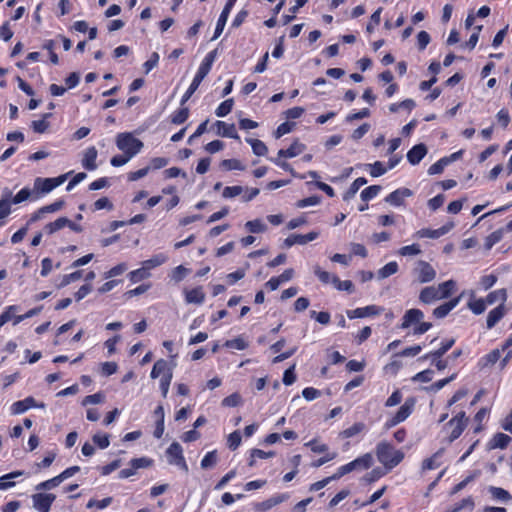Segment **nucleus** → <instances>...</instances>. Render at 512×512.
Here are the masks:
<instances>
[{
  "label": "nucleus",
  "mask_w": 512,
  "mask_h": 512,
  "mask_svg": "<svg viewBox=\"0 0 512 512\" xmlns=\"http://www.w3.org/2000/svg\"><path fill=\"white\" fill-rule=\"evenodd\" d=\"M321 202V198L319 196L313 195L304 199H301L297 202L296 206L298 208H305L308 206H315Z\"/></svg>",
  "instance_id": "nucleus-59"
},
{
  "label": "nucleus",
  "mask_w": 512,
  "mask_h": 512,
  "mask_svg": "<svg viewBox=\"0 0 512 512\" xmlns=\"http://www.w3.org/2000/svg\"><path fill=\"white\" fill-rule=\"evenodd\" d=\"M12 191L8 188L3 189L0 199V219H4L11 213Z\"/></svg>",
  "instance_id": "nucleus-19"
},
{
  "label": "nucleus",
  "mask_w": 512,
  "mask_h": 512,
  "mask_svg": "<svg viewBox=\"0 0 512 512\" xmlns=\"http://www.w3.org/2000/svg\"><path fill=\"white\" fill-rule=\"evenodd\" d=\"M56 496L51 493H36L32 495L33 507L39 512H49Z\"/></svg>",
  "instance_id": "nucleus-8"
},
{
  "label": "nucleus",
  "mask_w": 512,
  "mask_h": 512,
  "mask_svg": "<svg viewBox=\"0 0 512 512\" xmlns=\"http://www.w3.org/2000/svg\"><path fill=\"white\" fill-rule=\"evenodd\" d=\"M442 450L436 452L432 457L425 459L422 463L423 470H432L439 467V464L436 462V459L441 455Z\"/></svg>",
  "instance_id": "nucleus-61"
},
{
  "label": "nucleus",
  "mask_w": 512,
  "mask_h": 512,
  "mask_svg": "<svg viewBox=\"0 0 512 512\" xmlns=\"http://www.w3.org/2000/svg\"><path fill=\"white\" fill-rule=\"evenodd\" d=\"M168 461L172 465H176L183 469L185 472L188 471V466L183 456V450L178 442H173L166 451Z\"/></svg>",
  "instance_id": "nucleus-6"
},
{
  "label": "nucleus",
  "mask_w": 512,
  "mask_h": 512,
  "mask_svg": "<svg viewBox=\"0 0 512 512\" xmlns=\"http://www.w3.org/2000/svg\"><path fill=\"white\" fill-rule=\"evenodd\" d=\"M208 75L207 72L202 70L201 68L198 69L192 83L190 84L189 88L185 92V94L182 97L181 104L183 105L186 101L190 99V97L195 93V91L198 89L199 85L203 81V79Z\"/></svg>",
  "instance_id": "nucleus-16"
},
{
  "label": "nucleus",
  "mask_w": 512,
  "mask_h": 512,
  "mask_svg": "<svg viewBox=\"0 0 512 512\" xmlns=\"http://www.w3.org/2000/svg\"><path fill=\"white\" fill-rule=\"evenodd\" d=\"M67 223H69V219L68 218L60 217V218L56 219L55 221L46 224L45 227H44V231L47 234H53L56 231L66 227Z\"/></svg>",
  "instance_id": "nucleus-30"
},
{
  "label": "nucleus",
  "mask_w": 512,
  "mask_h": 512,
  "mask_svg": "<svg viewBox=\"0 0 512 512\" xmlns=\"http://www.w3.org/2000/svg\"><path fill=\"white\" fill-rule=\"evenodd\" d=\"M505 315V306L500 304L492 309L487 315V328H493Z\"/></svg>",
  "instance_id": "nucleus-22"
},
{
  "label": "nucleus",
  "mask_w": 512,
  "mask_h": 512,
  "mask_svg": "<svg viewBox=\"0 0 512 512\" xmlns=\"http://www.w3.org/2000/svg\"><path fill=\"white\" fill-rule=\"evenodd\" d=\"M507 299V292L505 289H499V290H495L493 292H490L487 297H486V302L488 305H492L494 304L495 302L497 301H500L501 303L500 304H503L505 303Z\"/></svg>",
  "instance_id": "nucleus-32"
},
{
  "label": "nucleus",
  "mask_w": 512,
  "mask_h": 512,
  "mask_svg": "<svg viewBox=\"0 0 512 512\" xmlns=\"http://www.w3.org/2000/svg\"><path fill=\"white\" fill-rule=\"evenodd\" d=\"M153 464V460L147 457L134 458L130 461V466L134 469L147 468Z\"/></svg>",
  "instance_id": "nucleus-54"
},
{
  "label": "nucleus",
  "mask_w": 512,
  "mask_h": 512,
  "mask_svg": "<svg viewBox=\"0 0 512 512\" xmlns=\"http://www.w3.org/2000/svg\"><path fill=\"white\" fill-rule=\"evenodd\" d=\"M216 126L218 128L217 134L223 137H229L233 139H239V135L236 131L234 124H227L223 121H217Z\"/></svg>",
  "instance_id": "nucleus-21"
},
{
  "label": "nucleus",
  "mask_w": 512,
  "mask_h": 512,
  "mask_svg": "<svg viewBox=\"0 0 512 512\" xmlns=\"http://www.w3.org/2000/svg\"><path fill=\"white\" fill-rule=\"evenodd\" d=\"M459 300H460V298L456 297V298L451 299L450 301L438 306L437 308H435L433 310V315L436 318H444L445 316H447L449 314V312L452 309H454L458 305Z\"/></svg>",
  "instance_id": "nucleus-23"
},
{
  "label": "nucleus",
  "mask_w": 512,
  "mask_h": 512,
  "mask_svg": "<svg viewBox=\"0 0 512 512\" xmlns=\"http://www.w3.org/2000/svg\"><path fill=\"white\" fill-rule=\"evenodd\" d=\"M116 146L130 158L138 154L143 148V142L135 138L132 133H119L116 137Z\"/></svg>",
  "instance_id": "nucleus-3"
},
{
  "label": "nucleus",
  "mask_w": 512,
  "mask_h": 512,
  "mask_svg": "<svg viewBox=\"0 0 512 512\" xmlns=\"http://www.w3.org/2000/svg\"><path fill=\"white\" fill-rule=\"evenodd\" d=\"M245 227L251 233H261L266 230V225L260 219H255V220L246 222Z\"/></svg>",
  "instance_id": "nucleus-47"
},
{
  "label": "nucleus",
  "mask_w": 512,
  "mask_h": 512,
  "mask_svg": "<svg viewBox=\"0 0 512 512\" xmlns=\"http://www.w3.org/2000/svg\"><path fill=\"white\" fill-rule=\"evenodd\" d=\"M367 167L370 168V174L372 177H379L385 174L387 171V169L380 161H376L373 164H368Z\"/></svg>",
  "instance_id": "nucleus-56"
},
{
  "label": "nucleus",
  "mask_w": 512,
  "mask_h": 512,
  "mask_svg": "<svg viewBox=\"0 0 512 512\" xmlns=\"http://www.w3.org/2000/svg\"><path fill=\"white\" fill-rule=\"evenodd\" d=\"M188 117H189L188 108H182L172 115L171 122L173 124L179 125V124L184 123L188 119Z\"/></svg>",
  "instance_id": "nucleus-53"
},
{
  "label": "nucleus",
  "mask_w": 512,
  "mask_h": 512,
  "mask_svg": "<svg viewBox=\"0 0 512 512\" xmlns=\"http://www.w3.org/2000/svg\"><path fill=\"white\" fill-rule=\"evenodd\" d=\"M61 482H62L61 479L57 475V476H55L52 479L46 480L44 482H41L40 484H38L36 486V489L37 490H50V489L60 485Z\"/></svg>",
  "instance_id": "nucleus-55"
},
{
  "label": "nucleus",
  "mask_w": 512,
  "mask_h": 512,
  "mask_svg": "<svg viewBox=\"0 0 512 512\" xmlns=\"http://www.w3.org/2000/svg\"><path fill=\"white\" fill-rule=\"evenodd\" d=\"M332 284L339 291L353 292V283L350 280L341 281L338 277H333Z\"/></svg>",
  "instance_id": "nucleus-46"
},
{
  "label": "nucleus",
  "mask_w": 512,
  "mask_h": 512,
  "mask_svg": "<svg viewBox=\"0 0 512 512\" xmlns=\"http://www.w3.org/2000/svg\"><path fill=\"white\" fill-rule=\"evenodd\" d=\"M417 281L419 283H428L435 279V269L426 261L420 260L416 263V267L413 270Z\"/></svg>",
  "instance_id": "nucleus-5"
},
{
  "label": "nucleus",
  "mask_w": 512,
  "mask_h": 512,
  "mask_svg": "<svg viewBox=\"0 0 512 512\" xmlns=\"http://www.w3.org/2000/svg\"><path fill=\"white\" fill-rule=\"evenodd\" d=\"M398 271V264L395 261L387 263L384 267H382L378 273V279H385Z\"/></svg>",
  "instance_id": "nucleus-35"
},
{
  "label": "nucleus",
  "mask_w": 512,
  "mask_h": 512,
  "mask_svg": "<svg viewBox=\"0 0 512 512\" xmlns=\"http://www.w3.org/2000/svg\"><path fill=\"white\" fill-rule=\"evenodd\" d=\"M487 302L485 299H474L468 303V307L476 314H482L486 309Z\"/></svg>",
  "instance_id": "nucleus-41"
},
{
  "label": "nucleus",
  "mask_w": 512,
  "mask_h": 512,
  "mask_svg": "<svg viewBox=\"0 0 512 512\" xmlns=\"http://www.w3.org/2000/svg\"><path fill=\"white\" fill-rule=\"evenodd\" d=\"M456 283L448 280L437 286H428L421 290L419 300L424 304H431L437 300L448 298L455 288Z\"/></svg>",
  "instance_id": "nucleus-2"
},
{
  "label": "nucleus",
  "mask_w": 512,
  "mask_h": 512,
  "mask_svg": "<svg viewBox=\"0 0 512 512\" xmlns=\"http://www.w3.org/2000/svg\"><path fill=\"white\" fill-rule=\"evenodd\" d=\"M246 142L252 147L253 153L257 156H264L268 152V148L265 143L258 139L247 138Z\"/></svg>",
  "instance_id": "nucleus-33"
},
{
  "label": "nucleus",
  "mask_w": 512,
  "mask_h": 512,
  "mask_svg": "<svg viewBox=\"0 0 512 512\" xmlns=\"http://www.w3.org/2000/svg\"><path fill=\"white\" fill-rule=\"evenodd\" d=\"M314 274L324 284L332 283V278L337 277L336 275H332L329 272L322 270L318 265L314 266Z\"/></svg>",
  "instance_id": "nucleus-50"
},
{
  "label": "nucleus",
  "mask_w": 512,
  "mask_h": 512,
  "mask_svg": "<svg viewBox=\"0 0 512 512\" xmlns=\"http://www.w3.org/2000/svg\"><path fill=\"white\" fill-rule=\"evenodd\" d=\"M225 346L228 348L236 349V350H244L247 348L248 345H247V342L243 338L238 337V338L226 341Z\"/></svg>",
  "instance_id": "nucleus-63"
},
{
  "label": "nucleus",
  "mask_w": 512,
  "mask_h": 512,
  "mask_svg": "<svg viewBox=\"0 0 512 512\" xmlns=\"http://www.w3.org/2000/svg\"><path fill=\"white\" fill-rule=\"evenodd\" d=\"M501 350L494 349L484 357H482L479 361V366L481 368H486L488 366L494 365L501 357Z\"/></svg>",
  "instance_id": "nucleus-25"
},
{
  "label": "nucleus",
  "mask_w": 512,
  "mask_h": 512,
  "mask_svg": "<svg viewBox=\"0 0 512 512\" xmlns=\"http://www.w3.org/2000/svg\"><path fill=\"white\" fill-rule=\"evenodd\" d=\"M166 371L168 372L171 370L168 368L167 362L163 359H160L155 362L150 376L151 378L155 379L158 378L161 374L165 373Z\"/></svg>",
  "instance_id": "nucleus-36"
},
{
  "label": "nucleus",
  "mask_w": 512,
  "mask_h": 512,
  "mask_svg": "<svg viewBox=\"0 0 512 512\" xmlns=\"http://www.w3.org/2000/svg\"><path fill=\"white\" fill-rule=\"evenodd\" d=\"M454 343H455L454 339H449L446 342L442 343L441 347L438 350L425 355L423 358L424 359L431 358L432 360L439 359L454 345Z\"/></svg>",
  "instance_id": "nucleus-26"
},
{
  "label": "nucleus",
  "mask_w": 512,
  "mask_h": 512,
  "mask_svg": "<svg viewBox=\"0 0 512 512\" xmlns=\"http://www.w3.org/2000/svg\"><path fill=\"white\" fill-rule=\"evenodd\" d=\"M454 227V224L452 222L447 223L443 225L442 227L438 229H420L415 233L416 238H431V239H437L445 234H447L452 228Z\"/></svg>",
  "instance_id": "nucleus-9"
},
{
  "label": "nucleus",
  "mask_w": 512,
  "mask_h": 512,
  "mask_svg": "<svg viewBox=\"0 0 512 512\" xmlns=\"http://www.w3.org/2000/svg\"><path fill=\"white\" fill-rule=\"evenodd\" d=\"M415 403L416 401L414 398H407L404 404L399 408L397 413L394 415V417L396 418V422L401 423L405 421L413 412Z\"/></svg>",
  "instance_id": "nucleus-18"
},
{
  "label": "nucleus",
  "mask_w": 512,
  "mask_h": 512,
  "mask_svg": "<svg viewBox=\"0 0 512 512\" xmlns=\"http://www.w3.org/2000/svg\"><path fill=\"white\" fill-rule=\"evenodd\" d=\"M97 150L94 146L89 147L85 150L84 156L82 159V165L87 170H95L97 168V165L95 163L97 158Z\"/></svg>",
  "instance_id": "nucleus-20"
},
{
  "label": "nucleus",
  "mask_w": 512,
  "mask_h": 512,
  "mask_svg": "<svg viewBox=\"0 0 512 512\" xmlns=\"http://www.w3.org/2000/svg\"><path fill=\"white\" fill-rule=\"evenodd\" d=\"M353 465H355L356 470H364L371 467L373 464V457L370 453H366L361 457L356 458L352 461Z\"/></svg>",
  "instance_id": "nucleus-31"
},
{
  "label": "nucleus",
  "mask_w": 512,
  "mask_h": 512,
  "mask_svg": "<svg viewBox=\"0 0 512 512\" xmlns=\"http://www.w3.org/2000/svg\"><path fill=\"white\" fill-rule=\"evenodd\" d=\"M221 166L227 170H244L245 167L238 159H225L221 162Z\"/></svg>",
  "instance_id": "nucleus-57"
},
{
  "label": "nucleus",
  "mask_w": 512,
  "mask_h": 512,
  "mask_svg": "<svg viewBox=\"0 0 512 512\" xmlns=\"http://www.w3.org/2000/svg\"><path fill=\"white\" fill-rule=\"evenodd\" d=\"M366 183L367 180L364 177L357 178L346 191V193L343 196V199L345 201H348L351 198H353L360 189V187L364 186Z\"/></svg>",
  "instance_id": "nucleus-28"
},
{
  "label": "nucleus",
  "mask_w": 512,
  "mask_h": 512,
  "mask_svg": "<svg viewBox=\"0 0 512 512\" xmlns=\"http://www.w3.org/2000/svg\"><path fill=\"white\" fill-rule=\"evenodd\" d=\"M236 2V0H228L227 3L225 4L219 18H218V21H217V24H216V28H215V32H214V35L212 37V40H216L220 35L221 33L223 32L224 30V27L226 25V22H227V19H228V16H229V13L234 5V3Z\"/></svg>",
  "instance_id": "nucleus-12"
},
{
  "label": "nucleus",
  "mask_w": 512,
  "mask_h": 512,
  "mask_svg": "<svg viewBox=\"0 0 512 512\" xmlns=\"http://www.w3.org/2000/svg\"><path fill=\"white\" fill-rule=\"evenodd\" d=\"M233 104H234V101L232 98L230 99H227L225 100L224 102H222L218 108L216 109L215 111V114L218 116V117H224L226 116L227 114H229L233 108Z\"/></svg>",
  "instance_id": "nucleus-44"
},
{
  "label": "nucleus",
  "mask_w": 512,
  "mask_h": 512,
  "mask_svg": "<svg viewBox=\"0 0 512 512\" xmlns=\"http://www.w3.org/2000/svg\"><path fill=\"white\" fill-rule=\"evenodd\" d=\"M504 234L503 229H498L494 232H492L490 235H488L485 239V247L486 249H491L496 243H498Z\"/></svg>",
  "instance_id": "nucleus-38"
},
{
  "label": "nucleus",
  "mask_w": 512,
  "mask_h": 512,
  "mask_svg": "<svg viewBox=\"0 0 512 512\" xmlns=\"http://www.w3.org/2000/svg\"><path fill=\"white\" fill-rule=\"evenodd\" d=\"M216 57H217V50H213V51L209 52L206 55V57L204 58V60L202 61L199 68H201L205 72L209 73Z\"/></svg>",
  "instance_id": "nucleus-48"
},
{
  "label": "nucleus",
  "mask_w": 512,
  "mask_h": 512,
  "mask_svg": "<svg viewBox=\"0 0 512 512\" xmlns=\"http://www.w3.org/2000/svg\"><path fill=\"white\" fill-rule=\"evenodd\" d=\"M479 471L474 472L472 475L467 476L464 480L455 485L451 491V494H456L460 492L463 488H465L470 482H472L478 475Z\"/></svg>",
  "instance_id": "nucleus-58"
},
{
  "label": "nucleus",
  "mask_w": 512,
  "mask_h": 512,
  "mask_svg": "<svg viewBox=\"0 0 512 512\" xmlns=\"http://www.w3.org/2000/svg\"><path fill=\"white\" fill-rule=\"evenodd\" d=\"M33 407L44 408L45 404L44 403L38 404L33 397L29 396V397L25 398L24 400L14 402L11 406V413L13 415L22 414L25 411H27L28 409L33 408Z\"/></svg>",
  "instance_id": "nucleus-11"
},
{
  "label": "nucleus",
  "mask_w": 512,
  "mask_h": 512,
  "mask_svg": "<svg viewBox=\"0 0 512 512\" xmlns=\"http://www.w3.org/2000/svg\"><path fill=\"white\" fill-rule=\"evenodd\" d=\"M364 428H365V425L362 422H358V423L353 424L351 427L343 430L340 433V436L342 438H350V437H353V436L359 434L360 432H362L364 430Z\"/></svg>",
  "instance_id": "nucleus-39"
},
{
  "label": "nucleus",
  "mask_w": 512,
  "mask_h": 512,
  "mask_svg": "<svg viewBox=\"0 0 512 512\" xmlns=\"http://www.w3.org/2000/svg\"><path fill=\"white\" fill-rule=\"evenodd\" d=\"M510 441H511V438L507 434L497 433L492 438V440L490 442V447L503 449L509 444Z\"/></svg>",
  "instance_id": "nucleus-34"
},
{
  "label": "nucleus",
  "mask_w": 512,
  "mask_h": 512,
  "mask_svg": "<svg viewBox=\"0 0 512 512\" xmlns=\"http://www.w3.org/2000/svg\"><path fill=\"white\" fill-rule=\"evenodd\" d=\"M185 298L188 303L202 304L205 299V294L202 291V289L199 287V288H195L190 291H187Z\"/></svg>",
  "instance_id": "nucleus-27"
},
{
  "label": "nucleus",
  "mask_w": 512,
  "mask_h": 512,
  "mask_svg": "<svg viewBox=\"0 0 512 512\" xmlns=\"http://www.w3.org/2000/svg\"><path fill=\"white\" fill-rule=\"evenodd\" d=\"M488 492L490 493L492 499H494L495 501L508 503L512 499L511 494L501 487L489 486Z\"/></svg>",
  "instance_id": "nucleus-24"
},
{
  "label": "nucleus",
  "mask_w": 512,
  "mask_h": 512,
  "mask_svg": "<svg viewBox=\"0 0 512 512\" xmlns=\"http://www.w3.org/2000/svg\"><path fill=\"white\" fill-rule=\"evenodd\" d=\"M318 232L312 231L308 234L301 235V234H291L284 240V245L286 247H291L295 244L299 245H305L310 241L315 240L318 237Z\"/></svg>",
  "instance_id": "nucleus-14"
},
{
  "label": "nucleus",
  "mask_w": 512,
  "mask_h": 512,
  "mask_svg": "<svg viewBox=\"0 0 512 512\" xmlns=\"http://www.w3.org/2000/svg\"><path fill=\"white\" fill-rule=\"evenodd\" d=\"M149 276H150L149 271L147 269H145V267L143 265L141 268L131 271L129 273V278L134 283L144 280V279L148 278Z\"/></svg>",
  "instance_id": "nucleus-43"
},
{
  "label": "nucleus",
  "mask_w": 512,
  "mask_h": 512,
  "mask_svg": "<svg viewBox=\"0 0 512 512\" xmlns=\"http://www.w3.org/2000/svg\"><path fill=\"white\" fill-rule=\"evenodd\" d=\"M427 154V148L420 143L412 147L407 153V160L412 165H417Z\"/></svg>",
  "instance_id": "nucleus-17"
},
{
  "label": "nucleus",
  "mask_w": 512,
  "mask_h": 512,
  "mask_svg": "<svg viewBox=\"0 0 512 512\" xmlns=\"http://www.w3.org/2000/svg\"><path fill=\"white\" fill-rule=\"evenodd\" d=\"M383 311L382 307L376 305H369L366 307L356 308L352 311H347V316L350 319L353 318H364L368 316L379 315Z\"/></svg>",
  "instance_id": "nucleus-13"
},
{
  "label": "nucleus",
  "mask_w": 512,
  "mask_h": 512,
  "mask_svg": "<svg viewBox=\"0 0 512 512\" xmlns=\"http://www.w3.org/2000/svg\"><path fill=\"white\" fill-rule=\"evenodd\" d=\"M51 116L50 113H46L43 115V119L33 121L31 126L34 132L36 133H44L49 127V123L46 121L47 118Z\"/></svg>",
  "instance_id": "nucleus-40"
},
{
  "label": "nucleus",
  "mask_w": 512,
  "mask_h": 512,
  "mask_svg": "<svg viewBox=\"0 0 512 512\" xmlns=\"http://www.w3.org/2000/svg\"><path fill=\"white\" fill-rule=\"evenodd\" d=\"M217 452L216 450L208 452L204 458L201 460V468L202 469H210L213 468L217 464Z\"/></svg>",
  "instance_id": "nucleus-37"
},
{
  "label": "nucleus",
  "mask_w": 512,
  "mask_h": 512,
  "mask_svg": "<svg viewBox=\"0 0 512 512\" xmlns=\"http://www.w3.org/2000/svg\"><path fill=\"white\" fill-rule=\"evenodd\" d=\"M294 126H295V124L290 123V122H284V123L280 124L277 127L276 131L274 132L275 138L278 139V138L284 136L285 134L290 133Z\"/></svg>",
  "instance_id": "nucleus-62"
},
{
  "label": "nucleus",
  "mask_w": 512,
  "mask_h": 512,
  "mask_svg": "<svg viewBox=\"0 0 512 512\" xmlns=\"http://www.w3.org/2000/svg\"><path fill=\"white\" fill-rule=\"evenodd\" d=\"M241 402V396L238 393H233L222 400V405L226 407H236Z\"/></svg>",
  "instance_id": "nucleus-64"
},
{
  "label": "nucleus",
  "mask_w": 512,
  "mask_h": 512,
  "mask_svg": "<svg viewBox=\"0 0 512 512\" xmlns=\"http://www.w3.org/2000/svg\"><path fill=\"white\" fill-rule=\"evenodd\" d=\"M68 174H63L55 178H41L37 177L34 180V190L41 194H46L51 192L56 187L63 184L67 178Z\"/></svg>",
  "instance_id": "nucleus-4"
},
{
  "label": "nucleus",
  "mask_w": 512,
  "mask_h": 512,
  "mask_svg": "<svg viewBox=\"0 0 512 512\" xmlns=\"http://www.w3.org/2000/svg\"><path fill=\"white\" fill-rule=\"evenodd\" d=\"M467 422L468 418L466 417L465 412H459L448 422V425L452 427V431L448 437L450 443L456 440L462 434L467 426Z\"/></svg>",
  "instance_id": "nucleus-7"
},
{
  "label": "nucleus",
  "mask_w": 512,
  "mask_h": 512,
  "mask_svg": "<svg viewBox=\"0 0 512 512\" xmlns=\"http://www.w3.org/2000/svg\"><path fill=\"white\" fill-rule=\"evenodd\" d=\"M415 107V102L412 99H406L400 103H394L389 106V110L393 113L399 111V109L412 110Z\"/></svg>",
  "instance_id": "nucleus-52"
},
{
  "label": "nucleus",
  "mask_w": 512,
  "mask_h": 512,
  "mask_svg": "<svg viewBox=\"0 0 512 512\" xmlns=\"http://www.w3.org/2000/svg\"><path fill=\"white\" fill-rule=\"evenodd\" d=\"M398 253L401 256H416L421 253V249H420L419 244H412V245H407V246L401 247L399 249Z\"/></svg>",
  "instance_id": "nucleus-49"
},
{
  "label": "nucleus",
  "mask_w": 512,
  "mask_h": 512,
  "mask_svg": "<svg viewBox=\"0 0 512 512\" xmlns=\"http://www.w3.org/2000/svg\"><path fill=\"white\" fill-rule=\"evenodd\" d=\"M412 194V191L408 188H399L390 193L385 198V202L392 206H401L404 203L405 198L412 196Z\"/></svg>",
  "instance_id": "nucleus-15"
},
{
  "label": "nucleus",
  "mask_w": 512,
  "mask_h": 512,
  "mask_svg": "<svg viewBox=\"0 0 512 512\" xmlns=\"http://www.w3.org/2000/svg\"><path fill=\"white\" fill-rule=\"evenodd\" d=\"M424 319V313L417 308L409 309L405 312L402 323L400 325L401 329H407L411 326L418 325Z\"/></svg>",
  "instance_id": "nucleus-10"
},
{
  "label": "nucleus",
  "mask_w": 512,
  "mask_h": 512,
  "mask_svg": "<svg viewBox=\"0 0 512 512\" xmlns=\"http://www.w3.org/2000/svg\"><path fill=\"white\" fill-rule=\"evenodd\" d=\"M167 259L168 258L165 254L160 253V254L154 255L153 257H151L148 260L143 261L142 265L145 267V269H147L149 271L155 267L162 265L163 263H165L167 261Z\"/></svg>",
  "instance_id": "nucleus-29"
},
{
  "label": "nucleus",
  "mask_w": 512,
  "mask_h": 512,
  "mask_svg": "<svg viewBox=\"0 0 512 512\" xmlns=\"http://www.w3.org/2000/svg\"><path fill=\"white\" fill-rule=\"evenodd\" d=\"M171 380H172V372L171 371H168L167 373H165L160 380V389H161L163 397L167 396V393L169 391V387L171 384Z\"/></svg>",
  "instance_id": "nucleus-60"
},
{
  "label": "nucleus",
  "mask_w": 512,
  "mask_h": 512,
  "mask_svg": "<svg viewBox=\"0 0 512 512\" xmlns=\"http://www.w3.org/2000/svg\"><path fill=\"white\" fill-rule=\"evenodd\" d=\"M380 190H381L380 185L369 186L361 192V199L363 201H369V200L373 199L375 196H377V194L380 192Z\"/></svg>",
  "instance_id": "nucleus-45"
},
{
  "label": "nucleus",
  "mask_w": 512,
  "mask_h": 512,
  "mask_svg": "<svg viewBox=\"0 0 512 512\" xmlns=\"http://www.w3.org/2000/svg\"><path fill=\"white\" fill-rule=\"evenodd\" d=\"M305 149H306V146L303 143L299 142L298 140H295L290 145V147L287 148L288 158H293V157L300 155Z\"/></svg>",
  "instance_id": "nucleus-51"
},
{
  "label": "nucleus",
  "mask_w": 512,
  "mask_h": 512,
  "mask_svg": "<svg viewBox=\"0 0 512 512\" xmlns=\"http://www.w3.org/2000/svg\"><path fill=\"white\" fill-rule=\"evenodd\" d=\"M377 460L388 470L396 467L404 458L401 450L394 448L390 443L381 441L376 446Z\"/></svg>",
  "instance_id": "nucleus-1"
},
{
  "label": "nucleus",
  "mask_w": 512,
  "mask_h": 512,
  "mask_svg": "<svg viewBox=\"0 0 512 512\" xmlns=\"http://www.w3.org/2000/svg\"><path fill=\"white\" fill-rule=\"evenodd\" d=\"M475 506L474 500L471 496L462 499L459 503L455 504L450 510L447 512H459L460 510L464 508H469L470 510H473Z\"/></svg>",
  "instance_id": "nucleus-42"
}]
</instances>
